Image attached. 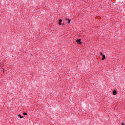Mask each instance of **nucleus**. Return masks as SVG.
I'll use <instances>...</instances> for the list:
<instances>
[{
	"mask_svg": "<svg viewBox=\"0 0 125 125\" xmlns=\"http://www.w3.org/2000/svg\"><path fill=\"white\" fill-rule=\"evenodd\" d=\"M81 41V39H77L76 40V42H77V43H78V44H82V42Z\"/></svg>",
	"mask_w": 125,
	"mask_h": 125,
	"instance_id": "obj_1",
	"label": "nucleus"
},
{
	"mask_svg": "<svg viewBox=\"0 0 125 125\" xmlns=\"http://www.w3.org/2000/svg\"><path fill=\"white\" fill-rule=\"evenodd\" d=\"M65 21H67V23L68 24H70V23L71 22V20H70V19H65Z\"/></svg>",
	"mask_w": 125,
	"mask_h": 125,
	"instance_id": "obj_2",
	"label": "nucleus"
},
{
	"mask_svg": "<svg viewBox=\"0 0 125 125\" xmlns=\"http://www.w3.org/2000/svg\"><path fill=\"white\" fill-rule=\"evenodd\" d=\"M113 95H117V91L114 90L113 91Z\"/></svg>",
	"mask_w": 125,
	"mask_h": 125,
	"instance_id": "obj_3",
	"label": "nucleus"
},
{
	"mask_svg": "<svg viewBox=\"0 0 125 125\" xmlns=\"http://www.w3.org/2000/svg\"><path fill=\"white\" fill-rule=\"evenodd\" d=\"M103 58L102 59V60H105V55H103Z\"/></svg>",
	"mask_w": 125,
	"mask_h": 125,
	"instance_id": "obj_4",
	"label": "nucleus"
},
{
	"mask_svg": "<svg viewBox=\"0 0 125 125\" xmlns=\"http://www.w3.org/2000/svg\"><path fill=\"white\" fill-rule=\"evenodd\" d=\"M27 115H28V114H27V113H26V112H23V116H27Z\"/></svg>",
	"mask_w": 125,
	"mask_h": 125,
	"instance_id": "obj_5",
	"label": "nucleus"
},
{
	"mask_svg": "<svg viewBox=\"0 0 125 125\" xmlns=\"http://www.w3.org/2000/svg\"><path fill=\"white\" fill-rule=\"evenodd\" d=\"M19 117H20L21 119H23V116H21V114H19Z\"/></svg>",
	"mask_w": 125,
	"mask_h": 125,
	"instance_id": "obj_6",
	"label": "nucleus"
},
{
	"mask_svg": "<svg viewBox=\"0 0 125 125\" xmlns=\"http://www.w3.org/2000/svg\"><path fill=\"white\" fill-rule=\"evenodd\" d=\"M59 22H60L61 23V22H62V20H59Z\"/></svg>",
	"mask_w": 125,
	"mask_h": 125,
	"instance_id": "obj_7",
	"label": "nucleus"
},
{
	"mask_svg": "<svg viewBox=\"0 0 125 125\" xmlns=\"http://www.w3.org/2000/svg\"><path fill=\"white\" fill-rule=\"evenodd\" d=\"M100 54H101V55H102V56L104 55H103V53H102V52H101V53H100Z\"/></svg>",
	"mask_w": 125,
	"mask_h": 125,
	"instance_id": "obj_8",
	"label": "nucleus"
},
{
	"mask_svg": "<svg viewBox=\"0 0 125 125\" xmlns=\"http://www.w3.org/2000/svg\"><path fill=\"white\" fill-rule=\"evenodd\" d=\"M121 125H125V124H124V123H121Z\"/></svg>",
	"mask_w": 125,
	"mask_h": 125,
	"instance_id": "obj_9",
	"label": "nucleus"
},
{
	"mask_svg": "<svg viewBox=\"0 0 125 125\" xmlns=\"http://www.w3.org/2000/svg\"><path fill=\"white\" fill-rule=\"evenodd\" d=\"M59 24L62 25L61 22H59Z\"/></svg>",
	"mask_w": 125,
	"mask_h": 125,
	"instance_id": "obj_10",
	"label": "nucleus"
},
{
	"mask_svg": "<svg viewBox=\"0 0 125 125\" xmlns=\"http://www.w3.org/2000/svg\"><path fill=\"white\" fill-rule=\"evenodd\" d=\"M62 25H65V23H62Z\"/></svg>",
	"mask_w": 125,
	"mask_h": 125,
	"instance_id": "obj_11",
	"label": "nucleus"
}]
</instances>
